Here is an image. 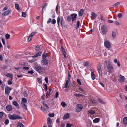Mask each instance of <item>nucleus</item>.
<instances>
[{
	"instance_id": "1",
	"label": "nucleus",
	"mask_w": 127,
	"mask_h": 127,
	"mask_svg": "<svg viewBox=\"0 0 127 127\" xmlns=\"http://www.w3.org/2000/svg\"><path fill=\"white\" fill-rule=\"evenodd\" d=\"M104 67L105 70L108 71L110 73H112L114 71V70L113 66L112 64L109 62H107V60H105L104 61Z\"/></svg>"
},
{
	"instance_id": "2",
	"label": "nucleus",
	"mask_w": 127,
	"mask_h": 127,
	"mask_svg": "<svg viewBox=\"0 0 127 127\" xmlns=\"http://www.w3.org/2000/svg\"><path fill=\"white\" fill-rule=\"evenodd\" d=\"M34 69L36 71L41 73H42L45 70V69L44 67L38 65L35 66Z\"/></svg>"
},
{
	"instance_id": "3",
	"label": "nucleus",
	"mask_w": 127,
	"mask_h": 127,
	"mask_svg": "<svg viewBox=\"0 0 127 127\" xmlns=\"http://www.w3.org/2000/svg\"><path fill=\"white\" fill-rule=\"evenodd\" d=\"M9 118L10 120H15L17 119H22V118L17 114H9L8 115Z\"/></svg>"
},
{
	"instance_id": "4",
	"label": "nucleus",
	"mask_w": 127,
	"mask_h": 127,
	"mask_svg": "<svg viewBox=\"0 0 127 127\" xmlns=\"http://www.w3.org/2000/svg\"><path fill=\"white\" fill-rule=\"evenodd\" d=\"M101 29L102 32L101 33L103 35L105 34L107 31V27L105 25H102Z\"/></svg>"
},
{
	"instance_id": "5",
	"label": "nucleus",
	"mask_w": 127,
	"mask_h": 127,
	"mask_svg": "<svg viewBox=\"0 0 127 127\" xmlns=\"http://www.w3.org/2000/svg\"><path fill=\"white\" fill-rule=\"evenodd\" d=\"M12 90V89L8 87H6L5 88V94L7 95H9L10 92V91Z\"/></svg>"
},
{
	"instance_id": "6",
	"label": "nucleus",
	"mask_w": 127,
	"mask_h": 127,
	"mask_svg": "<svg viewBox=\"0 0 127 127\" xmlns=\"http://www.w3.org/2000/svg\"><path fill=\"white\" fill-rule=\"evenodd\" d=\"M36 32H32L30 35L28 39V42L30 41L32 39L33 36L36 34Z\"/></svg>"
},
{
	"instance_id": "7",
	"label": "nucleus",
	"mask_w": 127,
	"mask_h": 127,
	"mask_svg": "<svg viewBox=\"0 0 127 127\" xmlns=\"http://www.w3.org/2000/svg\"><path fill=\"white\" fill-rule=\"evenodd\" d=\"M83 107L81 104H78L77 105V107L76 108L77 112H79L81 111Z\"/></svg>"
},
{
	"instance_id": "8",
	"label": "nucleus",
	"mask_w": 127,
	"mask_h": 127,
	"mask_svg": "<svg viewBox=\"0 0 127 127\" xmlns=\"http://www.w3.org/2000/svg\"><path fill=\"white\" fill-rule=\"evenodd\" d=\"M119 77V79H118V80L120 82H123L125 80V77L122 75H120Z\"/></svg>"
},
{
	"instance_id": "9",
	"label": "nucleus",
	"mask_w": 127,
	"mask_h": 127,
	"mask_svg": "<svg viewBox=\"0 0 127 127\" xmlns=\"http://www.w3.org/2000/svg\"><path fill=\"white\" fill-rule=\"evenodd\" d=\"M48 60L46 59H42L41 62L44 65L47 66L48 64Z\"/></svg>"
},
{
	"instance_id": "10",
	"label": "nucleus",
	"mask_w": 127,
	"mask_h": 127,
	"mask_svg": "<svg viewBox=\"0 0 127 127\" xmlns=\"http://www.w3.org/2000/svg\"><path fill=\"white\" fill-rule=\"evenodd\" d=\"M98 67H97V69L98 71L99 74L100 75H102V69L100 64L98 65Z\"/></svg>"
},
{
	"instance_id": "11",
	"label": "nucleus",
	"mask_w": 127,
	"mask_h": 127,
	"mask_svg": "<svg viewBox=\"0 0 127 127\" xmlns=\"http://www.w3.org/2000/svg\"><path fill=\"white\" fill-rule=\"evenodd\" d=\"M104 44L105 46L107 48H109L111 47L110 44L108 41H106L104 42Z\"/></svg>"
},
{
	"instance_id": "12",
	"label": "nucleus",
	"mask_w": 127,
	"mask_h": 127,
	"mask_svg": "<svg viewBox=\"0 0 127 127\" xmlns=\"http://www.w3.org/2000/svg\"><path fill=\"white\" fill-rule=\"evenodd\" d=\"M77 14L75 13H74L71 15V18L72 19V21H74V19L76 17Z\"/></svg>"
},
{
	"instance_id": "13",
	"label": "nucleus",
	"mask_w": 127,
	"mask_h": 127,
	"mask_svg": "<svg viewBox=\"0 0 127 127\" xmlns=\"http://www.w3.org/2000/svg\"><path fill=\"white\" fill-rule=\"evenodd\" d=\"M7 110L9 111H10L12 109V106L10 105H8L6 107Z\"/></svg>"
},
{
	"instance_id": "14",
	"label": "nucleus",
	"mask_w": 127,
	"mask_h": 127,
	"mask_svg": "<svg viewBox=\"0 0 127 127\" xmlns=\"http://www.w3.org/2000/svg\"><path fill=\"white\" fill-rule=\"evenodd\" d=\"M70 84L71 82L70 81L66 80L64 86V88H66L68 87L70 85Z\"/></svg>"
},
{
	"instance_id": "15",
	"label": "nucleus",
	"mask_w": 127,
	"mask_h": 127,
	"mask_svg": "<svg viewBox=\"0 0 127 127\" xmlns=\"http://www.w3.org/2000/svg\"><path fill=\"white\" fill-rule=\"evenodd\" d=\"M70 114L69 113H67L65 114L63 117L64 119H66L69 117Z\"/></svg>"
},
{
	"instance_id": "16",
	"label": "nucleus",
	"mask_w": 127,
	"mask_h": 127,
	"mask_svg": "<svg viewBox=\"0 0 127 127\" xmlns=\"http://www.w3.org/2000/svg\"><path fill=\"white\" fill-rule=\"evenodd\" d=\"M10 12V10H9L5 11L2 14V16H5L6 15H8Z\"/></svg>"
},
{
	"instance_id": "17",
	"label": "nucleus",
	"mask_w": 127,
	"mask_h": 127,
	"mask_svg": "<svg viewBox=\"0 0 127 127\" xmlns=\"http://www.w3.org/2000/svg\"><path fill=\"white\" fill-rule=\"evenodd\" d=\"M42 52H37L36 55H35L34 56H32V57H37L40 56L42 54Z\"/></svg>"
},
{
	"instance_id": "18",
	"label": "nucleus",
	"mask_w": 127,
	"mask_h": 127,
	"mask_svg": "<svg viewBox=\"0 0 127 127\" xmlns=\"http://www.w3.org/2000/svg\"><path fill=\"white\" fill-rule=\"evenodd\" d=\"M34 48L36 51H39L41 50L42 48L40 45H37Z\"/></svg>"
},
{
	"instance_id": "19",
	"label": "nucleus",
	"mask_w": 127,
	"mask_h": 127,
	"mask_svg": "<svg viewBox=\"0 0 127 127\" xmlns=\"http://www.w3.org/2000/svg\"><path fill=\"white\" fill-rule=\"evenodd\" d=\"M47 123L48 125H51L52 123V120L51 119L49 118L48 117L47 119Z\"/></svg>"
},
{
	"instance_id": "20",
	"label": "nucleus",
	"mask_w": 127,
	"mask_h": 127,
	"mask_svg": "<svg viewBox=\"0 0 127 127\" xmlns=\"http://www.w3.org/2000/svg\"><path fill=\"white\" fill-rule=\"evenodd\" d=\"M84 11L83 9H81L80 10L79 13V16H81L83 14Z\"/></svg>"
},
{
	"instance_id": "21",
	"label": "nucleus",
	"mask_w": 127,
	"mask_h": 127,
	"mask_svg": "<svg viewBox=\"0 0 127 127\" xmlns=\"http://www.w3.org/2000/svg\"><path fill=\"white\" fill-rule=\"evenodd\" d=\"M13 104L15 106L17 107V108L18 109L19 108V104L16 101H14L13 102Z\"/></svg>"
},
{
	"instance_id": "22",
	"label": "nucleus",
	"mask_w": 127,
	"mask_h": 127,
	"mask_svg": "<svg viewBox=\"0 0 127 127\" xmlns=\"http://www.w3.org/2000/svg\"><path fill=\"white\" fill-rule=\"evenodd\" d=\"M91 15L94 19L97 16V14L94 12H92L91 13Z\"/></svg>"
},
{
	"instance_id": "23",
	"label": "nucleus",
	"mask_w": 127,
	"mask_h": 127,
	"mask_svg": "<svg viewBox=\"0 0 127 127\" xmlns=\"http://www.w3.org/2000/svg\"><path fill=\"white\" fill-rule=\"evenodd\" d=\"M100 121L99 118H96L93 120V122L94 123H96Z\"/></svg>"
},
{
	"instance_id": "24",
	"label": "nucleus",
	"mask_w": 127,
	"mask_h": 127,
	"mask_svg": "<svg viewBox=\"0 0 127 127\" xmlns=\"http://www.w3.org/2000/svg\"><path fill=\"white\" fill-rule=\"evenodd\" d=\"M6 76L8 77H9L10 78H11V80H12L13 76L9 73H7Z\"/></svg>"
},
{
	"instance_id": "25",
	"label": "nucleus",
	"mask_w": 127,
	"mask_h": 127,
	"mask_svg": "<svg viewBox=\"0 0 127 127\" xmlns=\"http://www.w3.org/2000/svg\"><path fill=\"white\" fill-rule=\"evenodd\" d=\"M18 127H24L23 125L21 123L19 122L17 123Z\"/></svg>"
},
{
	"instance_id": "26",
	"label": "nucleus",
	"mask_w": 127,
	"mask_h": 127,
	"mask_svg": "<svg viewBox=\"0 0 127 127\" xmlns=\"http://www.w3.org/2000/svg\"><path fill=\"white\" fill-rule=\"evenodd\" d=\"M21 104L23 107L26 110H27V106L26 105L24 102H21Z\"/></svg>"
},
{
	"instance_id": "27",
	"label": "nucleus",
	"mask_w": 127,
	"mask_h": 127,
	"mask_svg": "<svg viewBox=\"0 0 127 127\" xmlns=\"http://www.w3.org/2000/svg\"><path fill=\"white\" fill-rule=\"evenodd\" d=\"M123 122L124 124H127V118L126 117H125L123 119Z\"/></svg>"
},
{
	"instance_id": "28",
	"label": "nucleus",
	"mask_w": 127,
	"mask_h": 127,
	"mask_svg": "<svg viewBox=\"0 0 127 127\" xmlns=\"http://www.w3.org/2000/svg\"><path fill=\"white\" fill-rule=\"evenodd\" d=\"M91 77L92 79L94 80V79L95 77V76L94 75V72L93 73V72H91Z\"/></svg>"
},
{
	"instance_id": "29",
	"label": "nucleus",
	"mask_w": 127,
	"mask_h": 127,
	"mask_svg": "<svg viewBox=\"0 0 127 127\" xmlns=\"http://www.w3.org/2000/svg\"><path fill=\"white\" fill-rule=\"evenodd\" d=\"M47 57V53L44 52L42 55V59H45Z\"/></svg>"
},
{
	"instance_id": "30",
	"label": "nucleus",
	"mask_w": 127,
	"mask_h": 127,
	"mask_svg": "<svg viewBox=\"0 0 127 127\" xmlns=\"http://www.w3.org/2000/svg\"><path fill=\"white\" fill-rule=\"evenodd\" d=\"M116 35V32L115 31H112V36L113 38H115Z\"/></svg>"
},
{
	"instance_id": "31",
	"label": "nucleus",
	"mask_w": 127,
	"mask_h": 127,
	"mask_svg": "<svg viewBox=\"0 0 127 127\" xmlns=\"http://www.w3.org/2000/svg\"><path fill=\"white\" fill-rule=\"evenodd\" d=\"M98 100L99 102L101 104H105V102H104L100 98H99L98 99Z\"/></svg>"
},
{
	"instance_id": "32",
	"label": "nucleus",
	"mask_w": 127,
	"mask_h": 127,
	"mask_svg": "<svg viewBox=\"0 0 127 127\" xmlns=\"http://www.w3.org/2000/svg\"><path fill=\"white\" fill-rule=\"evenodd\" d=\"M15 8L18 10H19L20 9L19 5L18 4H16L15 5Z\"/></svg>"
},
{
	"instance_id": "33",
	"label": "nucleus",
	"mask_w": 127,
	"mask_h": 127,
	"mask_svg": "<svg viewBox=\"0 0 127 127\" xmlns=\"http://www.w3.org/2000/svg\"><path fill=\"white\" fill-rule=\"evenodd\" d=\"M61 105L64 107H65L66 105V104L63 101L61 103Z\"/></svg>"
},
{
	"instance_id": "34",
	"label": "nucleus",
	"mask_w": 127,
	"mask_h": 127,
	"mask_svg": "<svg viewBox=\"0 0 127 127\" xmlns=\"http://www.w3.org/2000/svg\"><path fill=\"white\" fill-rule=\"evenodd\" d=\"M33 58V59L30 60L29 61V62L30 63H32L35 62L36 60V59L34 58H33Z\"/></svg>"
},
{
	"instance_id": "35",
	"label": "nucleus",
	"mask_w": 127,
	"mask_h": 127,
	"mask_svg": "<svg viewBox=\"0 0 127 127\" xmlns=\"http://www.w3.org/2000/svg\"><path fill=\"white\" fill-rule=\"evenodd\" d=\"M74 96H77L78 97H83L84 96V95H83L81 94H74Z\"/></svg>"
},
{
	"instance_id": "36",
	"label": "nucleus",
	"mask_w": 127,
	"mask_h": 127,
	"mask_svg": "<svg viewBox=\"0 0 127 127\" xmlns=\"http://www.w3.org/2000/svg\"><path fill=\"white\" fill-rule=\"evenodd\" d=\"M27 93L25 91H24L23 93V95L25 97H27L28 96Z\"/></svg>"
},
{
	"instance_id": "37",
	"label": "nucleus",
	"mask_w": 127,
	"mask_h": 127,
	"mask_svg": "<svg viewBox=\"0 0 127 127\" xmlns=\"http://www.w3.org/2000/svg\"><path fill=\"white\" fill-rule=\"evenodd\" d=\"M71 77V76L70 75V73H69L68 74V76L67 78V81H70V79Z\"/></svg>"
},
{
	"instance_id": "38",
	"label": "nucleus",
	"mask_w": 127,
	"mask_h": 127,
	"mask_svg": "<svg viewBox=\"0 0 127 127\" xmlns=\"http://www.w3.org/2000/svg\"><path fill=\"white\" fill-rule=\"evenodd\" d=\"M77 27L76 28V29L78 28L80 26V21H78L76 24Z\"/></svg>"
},
{
	"instance_id": "39",
	"label": "nucleus",
	"mask_w": 127,
	"mask_h": 127,
	"mask_svg": "<svg viewBox=\"0 0 127 127\" xmlns=\"http://www.w3.org/2000/svg\"><path fill=\"white\" fill-rule=\"evenodd\" d=\"M71 17H70L69 16H67L66 20L67 21L69 22H70L71 21Z\"/></svg>"
},
{
	"instance_id": "40",
	"label": "nucleus",
	"mask_w": 127,
	"mask_h": 127,
	"mask_svg": "<svg viewBox=\"0 0 127 127\" xmlns=\"http://www.w3.org/2000/svg\"><path fill=\"white\" fill-rule=\"evenodd\" d=\"M89 113L91 114V115H93L95 114V112L93 110H91L88 111Z\"/></svg>"
},
{
	"instance_id": "41",
	"label": "nucleus",
	"mask_w": 127,
	"mask_h": 127,
	"mask_svg": "<svg viewBox=\"0 0 127 127\" xmlns=\"http://www.w3.org/2000/svg\"><path fill=\"white\" fill-rule=\"evenodd\" d=\"M10 35L9 34H6L5 36V38L6 39H9L10 38Z\"/></svg>"
},
{
	"instance_id": "42",
	"label": "nucleus",
	"mask_w": 127,
	"mask_h": 127,
	"mask_svg": "<svg viewBox=\"0 0 127 127\" xmlns=\"http://www.w3.org/2000/svg\"><path fill=\"white\" fill-rule=\"evenodd\" d=\"M120 3L119 2H117L115 3L113 5V6L114 7H115L117 6L118 5H120Z\"/></svg>"
},
{
	"instance_id": "43",
	"label": "nucleus",
	"mask_w": 127,
	"mask_h": 127,
	"mask_svg": "<svg viewBox=\"0 0 127 127\" xmlns=\"http://www.w3.org/2000/svg\"><path fill=\"white\" fill-rule=\"evenodd\" d=\"M26 14L25 12H23L22 13V17H26Z\"/></svg>"
},
{
	"instance_id": "44",
	"label": "nucleus",
	"mask_w": 127,
	"mask_h": 127,
	"mask_svg": "<svg viewBox=\"0 0 127 127\" xmlns=\"http://www.w3.org/2000/svg\"><path fill=\"white\" fill-rule=\"evenodd\" d=\"M42 103L43 104V105L44 106L46 107L47 109H48L49 108V107L44 102H42Z\"/></svg>"
},
{
	"instance_id": "45",
	"label": "nucleus",
	"mask_w": 127,
	"mask_h": 127,
	"mask_svg": "<svg viewBox=\"0 0 127 127\" xmlns=\"http://www.w3.org/2000/svg\"><path fill=\"white\" fill-rule=\"evenodd\" d=\"M60 19V17H58L57 19V24L58 26H59V24Z\"/></svg>"
},
{
	"instance_id": "46",
	"label": "nucleus",
	"mask_w": 127,
	"mask_h": 127,
	"mask_svg": "<svg viewBox=\"0 0 127 127\" xmlns=\"http://www.w3.org/2000/svg\"><path fill=\"white\" fill-rule=\"evenodd\" d=\"M48 115L50 117H53L54 116V113H49L48 114Z\"/></svg>"
},
{
	"instance_id": "47",
	"label": "nucleus",
	"mask_w": 127,
	"mask_h": 127,
	"mask_svg": "<svg viewBox=\"0 0 127 127\" xmlns=\"http://www.w3.org/2000/svg\"><path fill=\"white\" fill-rule=\"evenodd\" d=\"M22 100L23 101L22 102L26 103L27 102V99L24 98H23L22 99Z\"/></svg>"
},
{
	"instance_id": "48",
	"label": "nucleus",
	"mask_w": 127,
	"mask_h": 127,
	"mask_svg": "<svg viewBox=\"0 0 127 127\" xmlns=\"http://www.w3.org/2000/svg\"><path fill=\"white\" fill-rule=\"evenodd\" d=\"M9 122V120L8 119H6L4 123L5 124L7 125Z\"/></svg>"
},
{
	"instance_id": "49",
	"label": "nucleus",
	"mask_w": 127,
	"mask_h": 127,
	"mask_svg": "<svg viewBox=\"0 0 127 127\" xmlns=\"http://www.w3.org/2000/svg\"><path fill=\"white\" fill-rule=\"evenodd\" d=\"M12 80H11H11H9L8 81V84L9 85H10L11 84H12Z\"/></svg>"
},
{
	"instance_id": "50",
	"label": "nucleus",
	"mask_w": 127,
	"mask_h": 127,
	"mask_svg": "<svg viewBox=\"0 0 127 127\" xmlns=\"http://www.w3.org/2000/svg\"><path fill=\"white\" fill-rule=\"evenodd\" d=\"M65 126V124L64 123L62 122L60 127H64Z\"/></svg>"
},
{
	"instance_id": "51",
	"label": "nucleus",
	"mask_w": 127,
	"mask_h": 127,
	"mask_svg": "<svg viewBox=\"0 0 127 127\" xmlns=\"http://www.w3.org/2000/svg\"><path fill=\"white\" fill-rule=\"evenodd\" d=\"M77 81L78 83L80 85H81V83L80 80L78 79L77 80Z\"/></svg>"
},
{
	"instance_id": "52",
	"label": "nucleus",
	"mask_w": 127,
	"mask_h": 127,
	"mask_svg": "<svg viewBox=\"0 0 127 127\" xmlns=\"http://www.w3.org/2000/svg\"><path fill=\"white\" fill-rule=\"evenodd\" d=\"M72 124H70L69 123H67L66 127H70L72 126Z\"/></svg>"
},
{
	"instance_id": "53",
	"label": "nucleus",
	"mask_w": 127,
	"mask_h": 127,
	"mask_svg": "<svg viewBox=\"0 0 127 127\" xmlns=\"http://www.w3.org/2000/svg\"><path fill=\"white\" fill-rule=\"evenodd\" d=\"M91 102L94 103H97L96 101H95V100L92 99L91 100Z\"/></svg>"
},
{
	"instance_id": "54",
	"label": "nucleus",
	"mask_w": 127,
	"mask_h": 127,
	"mask_svg": "<svg viewBox=\"0 0 127 127\" xmlns=\"http://www.w3.org/2000/svg\"><path fill=\"white\" fill-rule=\"evenodd\" d=\"M118 18H121L122 17V15L121 13H119L118 14Z\"/></svg>"
},
{
	"instance_id": "55",
	"label": "nucleus",
	"mask_w": 127,
	"mask_h": 127,
	"mask_svg": "<svg viewBox=\"0 0 127 127\" xmlns=\"http://www.w3.org/2000/svg\"><path fill=\"white\" fill-rule=\"evenodd\" d=\"M50 95L51 94H49L48 92H47L46 96L47 97V98L49 97L50 96Z\"/></svg>"
},
{
	"instance_id": "56",
	"label": "nucleus",
	"mask_w": 127,
	"mask_h": 127,
	"mask_svg": "<svg viewBox=\"0 0 127 127\" xmlns=\"http://www.w3.org/2000/svg\"><path fill=\"white\" fill-rule=\"evenodd\" d=\"M1 39H2V41L3 44L4 45H5V41L4 40L3 38H2Z\"/></svg>"
},
{
	"instance_id": "57",
	"label": "nucleus",
	"mask_w": 127,
	"mask_h": 127,
	"mask_svg": "<svg viewBox=\"0 0 127 127\" xmlns=\"http://www.w3.org/2000/svg\"><path fill=\"white\" fill-rule=\"evenodd\" d=\"M84 65L85 66H88L89 65V63L86 62L85 63V64H84Z\"/></svg>"
},
{
	"instance_id": "58",
	"label": "nucleus",
	"mask_w": 127,
	"mask_h": 127,
	"mask_svg": "<svg viewBox=\"0 0 127 127\" xmlns=\"http://www.w3.org/2000/svg\"><path fill=\"white\" fill-rule=\"evenodd\" d=\"M59 95V93L58 92H57L55 94V98H58V95Z\"/></svg>"
},
{
	"instance_id": "59",
	"label": "nucleus",
	"mask_w": 127,
	"mask_h": 127,
	"mask_svg": "<svg viewBox=\"0 0 127 127\" xmlns=\"http://www.w3.org/2000/svg\"><path fill=\"white\" fill-rule=\"evenodd\" d=\"M40 109L41 110L43 111H45L46 110L45 108L42 107V106L41 107Z\"/></svg>"
},
{
	"instance_id": "60",
	"label": "nucleus",
	"mask_w": 127,
	"mask_h": 127,
	"mask_svg": "<svg viewBox=\"0 0 127 127\" xmlns=\"http://www.w3.org/2000/svg\"><path fill=\"white\" fill-rule=\"evenodd\" d=\"M28 73H30L31 74H32L33 73V72L32 70H31V71H29L28 72Z\"/></svg>"
},
{
	"instance_id": "61",
	"label": "nucleus",
	"mask_w": 127,
	"mask_h": 127,
	"mask_svg": "<svg viewBox=\"0 0 127 127\" xmlns=\"http://www.w3.org/2000/svg\"><path fill=\"white\" fill-rule=\"evenodd\" d=\"M29 68L28 67H23V69L27 70L29 69Z\"/></svg>"
},
{
	"instance_id": "62",
	"label": "nucleus",
	"mask_w": 127,
	"mask_h": 127,
	"mask_svg": "<svg viewBox=\"0 0 127 127\" xmlns=\"http://www.w3.org/2000/svg\"><path fill=\"white\" fill-rule=\"evenodd\" d=\"M56 20L55 19H53L52 21H51V22H52V23L53 24H54L55 23H56Z\"/></svg>"
},
{
	"instance_id": "63",
	"label": "nucleus",
	"mask_w": 127,
	"mask_h": 127,
	"mask_svg": "<svg viewBox=\"0 0 127 127\" xmlns=\"http://www.w3.org/2000/svg\"><path fill=\"white\" fill-rule=\"evenodd\" d=\"M3 115V112H0V118H2Z\"/></svg>"
},
{
	"instance_id": "64",
	"label": "nucleus",
	"mask_w": 127,
	"mask_h": 127,
	"mask_svg": "<svg viewBox=\"0 0 127 127\" xmlns=\"http://www.w3.org/2000/svg\"><path fill=\"white\" fill-rule=\"evenodd\" d=\"M101 19L102 20L105 21V20L104 18L103 17L102 15L101 16Z\"/></svg>"
}]
</instances>
